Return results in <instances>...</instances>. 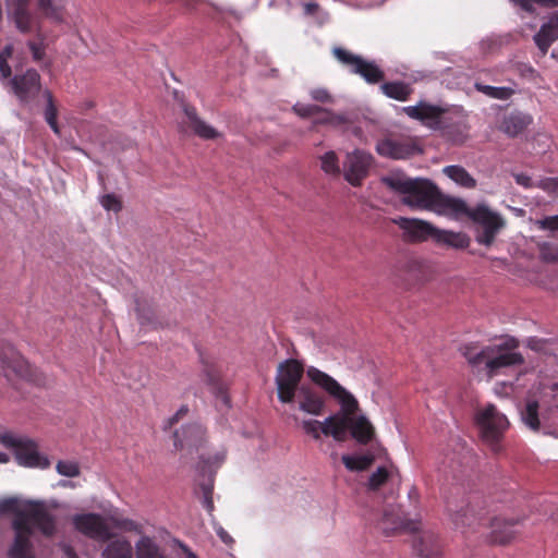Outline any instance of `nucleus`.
Masks as SVG:
<instances>
[{"label": "nucleus", "instance_id": "5fc2aeb1", "mask_svg": "<svg viewBox=\"0 0 558 558\" xmlns=\"http://www.w3.org/2000/svg\"><path fill=\"white\" fill-rule=\"evenodd\" d=\"M293 109L300 117H303V118H308V117H312L314 114H317V113H320L322 111H324V108L320 106H317V105H300V104H298L293 107Z\"/></svg>", "mask_w": 558, "mask_h": 558}, {"label": "nucleus", "instance_id": "c9c22d12", "mask_svg": "<svg viewBox=\"0 0 558 558\" xmlns=\"http://www.w3.org/2000/svg\"><path fill=\"white\" fill-rule=\"evenodd\" d=\"M444 173L465 189H474L476 186V180L461 166H447L444 168Z\"/></svg>", "mask_w": 558, "mask_h": 558}, {"label": "nucleus", "instance_id": "aec40b11", "mask_svg": "<svg viewBox=\"0 0 558 558\" xmlns=\"http://www.w3.org/2000/svg\"><path fill=\"white\" fill-rule=\"evenodd\" d=\"M206 430L202 424L191 423L173 434L177 450L197 449L205 441Z\"/></svg>", "mask_w": 558, "mask_h": 558}, {"label": "nucleus", "instance_id": "e433bc0d", "mask_svg": "<svg viewBox=\"0 0 558 558\" xmlns=\"http://www.w3.org/2000/svg\"><path fill=\"white\" fill-rule=\"evenodd\" d=\"M341 461L349 471L361 472L371 468L375 461V457L372 453L361 456L343 454Z\"/></svg>", "mask_w": 558, "mask_h": 558}, {"label": "nucleus", "instance_id": "4d7b16f0", "mask_svg": "<svg viewBox=\"0 0 558 558\" xmlns=\"http://www.w3.org/2000/svg\"><path fill=\"white\" fill-rule=\"evenodd\" d=\"M326 116L318 120L319 123L331 124V125H342L347 123V118L342 114H336L324 108L323 111Z\"/></svg>", "mask_w": 558, "mask_h": 558}, {"label": "nucleus", "instance_id": "bf43d9fd", "mask_svg": "<svg viewBox=\"0 0 558 558\" xmlns=\"http://www.w3.org/2000/svg\"><path fill=\"white\" fill-rule=\"evenodd\" d=\"M189 413V407L182 405L174 415L168 418L165 429H170L173 425H175L180 420H182Z\"/></svg>", "mask_w": 558, "mask_h": 558}, {"label": "nucleus", "instance_id": "9d476101", "mask_svg": "<svg viewBox=\"0 0 558 558\" xmlns=\"http://www.w3.org/2000/svg\"><path fill=\"white\" fill-rule=\"evenodd\" d=\"M471 220L482 227V231L477 233L476 241L480 244L490 246L497 234L505 227V220L497 213L492 211L485 205H478L471 213Z\"/></svg>", "mask_w": 558, "mask_h": 558}, {"label": "nucleus", "instance_id": "f8f14e48", "mask_svg": "<svg viewBox=\"0 0 558 558\" xmlns=\"http://www.w3.org/2000/svg\"><path fill=\"white\" fill-rule=\"evenodd\" d=\"M9 85L21 102L28 104L41 92V77L35 69L9 77Z\"/></svg>", "mask_w": 558, "mask_h": 558}, {"label": "nucleus", "instance_id": "1a4fd4ad", "mask_svg": "<svg viewBox=\"0 0 558 558\" xmlns=\"http://www.w3.org/2000/svg\"><path fill=\"white\" fill-rule=\"evenodd\" d=\"M332 53L339 62L351 66V72L362 76L368 84H377L385 77L384 71L374 62L366 61L344 48L336 47Z\"/></svg>", "mask_w": 558, "mask_h": 558}, {"label": "nucleus", "instance_id": "a18cd8bd", "mask_svg": "<svg viewBox=\"0 0 558 558\" xmlns=\"http://www.w3.org/2000/svg\"><path fill=\"white\" fill-rule=\"evenodd\" d=\"M322 169L328 173L337 175L340 173L339 160L335 151L330 150L320 157Z\"/></svg>", "mask_w": 558, "mask_h": 558}, {"label": "nucleus", "instance_id": "13d9d810", "mask_svg": "<svg viewBox=\"0 0 558 558\" xmlns=\"http://www.w3.org/2000/svg\"><path fill=\"white\" fill-rule=\"evenodd\" d=\"M311 97L323 104L332 102V97L326 88H315L311 90Z\"/></svg>", "mask_w": 558, "mask_h": 558}, {"label": "nucleus", "instance_id": "f03ea898", "mask_svg": "<svg viewBox=\"0 0 558 558\" xmlns=\"http://www.w3.org/2000/svg\"><path fill=\"white\" fill-rule=\"evenodd\" d=\"M33 526L45 536H52L56 532V518L43 501H27L25 511L13 519L12 527L15 531V538L9 550L11 558H33L31 543Z\"/></svg>", "mask_w": 558, "mask_h": 558}, {"label": "nucleus", "instance_id": "39448f33", "mask_svg": "<svg viewBox=\"0 0 558 558\" xmlns=\"http://www.w3.org/2000/svg\"><path fill=\"white\" fill-rule=\"evenodd\" d=\"M303 375L304 365L301 361L288 359L279 363L275 383L277 386V397L281 403L289 404L294 402Z\"/></svg>", "mask_w": 558, "mask_h": 558}, {"label": "nucleus", "instance_id": "2eb2a0df", "mask_svg": "<svg viewBox=\"0 0 558 558\" xmlns=\"http://www.w3.org/2000/svg\"><path fill=\"white\" fill-rule=\"evenodd\" d=\"M74 527L89 538L109 541L112 537L105 519L98 513L76 514L73 518Z\"/></svg>", "mask_w": 558, "mask_h": 558}, {"label": "nucleus", "instance_id": "c756f323", "mask_svg": "<svg viewBox=\"0 0 558 558\" xmlns=\"http://www.w3.org/2000/svg\"><path fill=\"white\" fill-rule=\"evenodd\" d=\"M225 458V453H217L213 458H202V460L199 461L198 470L203 474H205L206 472H209L210 474L209 483L201 485L204 498L205 496H213V476L215 474L216 469L219 468L220 464L223 462Z\"/></svg>", "mask_w": 558, "mask_h": 558}, {"label": "nucleus", "instance_id": "5701e85b", "mask_svg": "<svg viewBox=\"0 0 558 558\" xmlns=\"http://www.w3.org/2000/svg\"><path fill=\"white\" fill-rule=\"evenodd\" d=\"M518 520H506L502 518H494L490 520V542L494 544L505 545L511 542L515 536L514 526Z\"/></svg>", "mask_w": 558, "mask_h": 558}, {"label": "nucleus", "instance_id": "6ab92c4d", "mask_svg": "<svg viewBox=\"0 0 558 558\" xmlns=\"http://www.w3.org/2000/svg\"><path fill=\"white\" fill-rule=\"evenodd\" d=\"M302 412L319 416L325 412V398L311 385L303 384L296 390L295 400Z\"/></svg>", "mask_w": 558, "mask_h": 558}, {"label": "nucleus", "instance_id": "393cba45", "mask_svg": "<svg viewBox=\"0 0 558 558\" xmlns=\"http://www.w3.org/2000/svg\"><path fill=\"white\" fill-rule=\"evenodd\" d=\"M348 430L351 436L362 445L371 442L375 436V428L366 416L350 414V422L348 423Z\"/></svg>", "mask_w": 558, "mask_h": 558}, {"label": "nucleus", "instance_id": "4c0bfd02", "mask_svg": "<svg viewBox=\"0 0 558 558\" xmlns=\"http://www.w3.org/2000/svg\"><path fill=\"white\" fill-rule=\"evenodd\" d=\"M38 9L44 16L54 22L63 21L64 5L62 0H38Z\"/></svg>", "mask_w": 558, "mask_h": 558}, {"label": "nucleus", "instance_id": "b1692460", "mask_svg": "<svg viewBox=\"0 0 558 558\" xmlns=\"http://www.w3.org/2000/svg\"><path fill=\"white\" fill-rule=\"evenodd\" d=\"M413 548L421 557L433 558L441 553V544L436 534L424 531L413 538Z\"/></svg>", "mask_w": 558, "mask_h": 558}, {"label": "nucleus", "instance_id": "79ce46f5", "mask_svg": "<svg viewBox=\"0 0 558 558\" xmlns=\"http://www.w3.org/2000/svg\"><path fill=\"white\" fill-rule=\"evenodd\" d=\"M444 135L453 144H463L468 138V126L459 121L444 126Z\"/></svg>", "mask_w": 558, "mask_h": 558}, {"label": "nucleus", "instance_id": "423d86ee", "mask_svg": "<svg viewBox=\"0 0 558 558\" xmlns=\"http://www.w3.org/2000/svg\"><path fill=\"white\" fill-rule=\"evenodd\" d=\"M475 421L483 439L490 444L494 451H498V442L508 427L507 417L495 405L488 404L476 413Z\"/></svg>", "mask_w": 558, "mask_h": 558}, {"label": "nucleus", "instance_id": "473e14b6", "mask_svg": "<svg viewBox=\"0 0 558 558\" xmlns=\"http://www.w3.org/2000/svg\"><path fill=\"white\" fill-rule=\"evenodd\" d=\"M435 242L461 250L469 246L470 238L462 232H452L437 229Z\"/></svg>", "mask_w": 558, "mask_h": 558}, {"label": "nucleus", "instance_id": "864d4df0", "mask_svg": "<svg viewBox=\"0 0 558 558\" xmlns=\"http://www.w3.org/2000/svg\"><path fill=\"white\" fill-rule=\"evenodd\" d=\"M302 427L307 435H311L314 439H320L322 422L316 420L303 421Z\"/></svg>", "mask_w": 558, "mask_h": 558}, {"label": "nucleus", "instance_id": "603ef678", "mask_svg": "<svg viewBox=\"0 0 558 558\" xmlns=\"http://www.w3.org/2000/svg\"><path fill=\"white\" fill-rule=\"evenodd\" d=\"M513 2L526 12H533V3L550 8L558 7V0H513Z\"/></svg>", "mask_w": 558, "mask_h": 558}, {"label": "nucleus", "instance_id": "a19ab883", "mask_svg": "<svg viewBox=\"0 0 558 558\" xmlns=\"http://www.w3.org/2000/svg\"><path fill=\"white\" fill-rule=\"evenodd\" d=\"M538 409V401L530 400L526 402L524 410L521 412L523 423L534 432H537L541 426Z\"/></svg>", "mask_w": 558, "mask_h": 558}, {"label": "nucleus", "instance_id": "cd10ccee", "mask_svg": "<svg viewBox=\"0 0 558 558\" xmlns=\"http://www.w3.org/2000/svg\"><path fill=\"white\" fill-rule=\"evenodd\" d=\"M558 39V21H549L544 24L534 36V41L542 54L545 56L551 44Z\"/></svg>", "mask_w": 558, "mask_h": 558}, {"label": "nucleus", "instance_id": "4468645a", "mask_svg": "<svg viewBox=\"0 0 558 558\" xmlns=\"http://www.w3.org/2000/svg\"><path fill=\"white\" fill-rule=\"evenodd\" d=\"M378 527L387 536L396 533H415L420 529V521L407 519L399 508L387 507L384 509Z\"/></svg>", "mask_w": 558, "mask_h": 558}, {"label": "nucleus", "instance_id": "0e129e2a", "mask_svg": "<svg viewBox=\"0 0 558 558\" xmlns=\"http://www.w3.org/2000/svg\"><path fill=\"white\" fill-rule=\"evenodd\" d=\"M513 177H514L515 183L525 189L537 186V184L533 183L532 178L525 173H517Z\"/></svg>", "mask_w": 558, "mask_h": 558}, {"label": "nucleus", "instance_id": "6e6d98bb", "mask_svg": "<svg viewBox=\"0 0 558 558\" xmlns=\"http://www.w3.org/2000/svg\"><path fill=\"white\" fill-rule=\"evenodd\" d=\"M537 187L550 195L558 196V178H545L538 181Z\"/></svg>", "mask_w": 558, "mask_h": 558}, {"label": "nucleus", "instance_id": "72a5a7b5", "mask_svg": "<svg viewBox=\"0 0 558 558\" xmlns=\"http://www.w3.org/2000/svg\"><path fill=\"white\" fill-rule=\"evenodd\" d=\"M403 281L409 289L427 281V272L423 265L417 262H409L403 272Z\"/></svg>", "mask_w": 558, "mask_h": 558}, {"label": "nucleus", "instance_id": "49530a36", "mask_svg": "<svg viewBox=\"0 0 558 558\" xmlns=\"http://www.w3.org/2000/svg\"><path fill=\"white\" fill-rule=\"evenodd\" d=\"M13 51L14 48L11 44L5 45L0 50V73L3 78H9L12 75V70L8 61L12 57Z\"/></svg>", "mask_w": 558, "mask_h": 558}, {"label": "nucleus", "instance_id": "f3484780", "mask_svg": "<svg viewBox=\"0 0 558 558\" xmlns=\"http://www.w3.org/2000/svg\"><path fill=\"white\" fill-rule=\"evenodd\" d=\"M376 150L380 156L393 159H403L421 151L411 138H386L378 142Z\"/></svg>", "mask_w": 558, "mask_h": 558}, {"label": "nucleus", "instance_id": "f704fd0d", "mask_svg": "<svg viewBox=\"0 0 558 558\" xmlns=\"http://www.w3.org/2000/svg\"><path fill=\"white\" fill-rule=\"evenodd\" d=\"M136 558H168L160 547L148 536H143L135 545Z\"/></svg>", "mask_w": 558, "mask_h": 558}, {"label": "nucleus", "instance_id": "338daca9", "mask_svg": "<svg viewBox=\"0 0 558 558\" xmlns=\"http://www.w3.org/2000/svg\"><path fill=\"white\" fill-rule=\"evenodd\" d=\"M317 10H318V4L317 3L310 2V3H305L304 4V11L308 15H312V14L316 13Z\"/></svg>", "mask_w": 558, "mask_h": 558}, {"label": "nucleus", "instance_id": "69168bd1", "mask_svg": "<svg viewBox=\"0 0 558 558\" xmlns=\"http://www.w3.org/2000/svg\"><path fill=\"white\" fill-rule=\"evenodd\" d=\"M217 532V535L219 536V538L227 545H231L233 543V538L230 536V534L223 530V527H219L216 530Z\"/></svg>", "mask_w": 558, "mask_h": 558}, {"label": "nucleus", "instance_id": "412c9836", "mask_svg": "<svg viewBox=\"0 0 558 558\" xmlns=\"http://www.w3.org/2000/svg\"><path fill=\"white\" fill-rule=\"evenodd\" d=\"M403 111L412 119L422 121L430 126L440 123L445 109L439 106L420 101L416 106L404 107Z\"/></svg>", "mask_w": 558, "mask_h": 558}, {"label": "nucleus", "instance_id": "052dcab7", "mask_svg": "<svg viewBox=\"0 0 558 558\" xmlns=\"http://www.w3.org/2000/svg\"><path fill=\"white\" fill-rule=\"evenodd\" d=\"M136 312L142 325L148 324L153 320V312L150 310L143 308L140 301H136Z\"/></svg>", "mask_w": 558, "mask_h": 558}, {"label": "nucleus", "instance_id": "e2e57ef3", "mask_svg": "<svg viewBox=\"0 0 558 558\" xmlns=\"http://www.w3.org/2000/svg\"><path fill=\"white\" fill-rule=\"evenodd\" d=\"M117 526H119L125 531H129V532H137V533L141 532V525L130 519H124V520L118 522Z\"/></svg>", "mask_w": 558, "mask_h": 558}, {"label": "nucleus", "instance_id": "8fccbe9b", "mask_svg": "<svg viewBox=\"0 0 558 558\" xmlns=\"http://www.w3.org/2000/svg\"><path fill=\"white\" fill-rule=\"evenodd\" d=\"M57 472L63 476L76 477L80 475L77 462L60 460L56 465Z\"/></svg>", "mask_w": 558, "mask_h": 558}, {"label": "nucleus", "instance_id": "9b49d317", "mask_svg": "<svg viewBox=\"0 0 558 558\" xmlns=\"http://www.w3.org/2000/svg\"><path fill=\"white\" fill-rule=\"evenodd\" d=\"M446 509L456 529L461 530L463 533H465L468 529L475 530L476 526L485 524L486 520L484 515L475 513L471 502L464 499L458 502L452 497L448 498Z\"/></svg>", "mask_w": 558, "mask_h": 558}, {"label": "nucleus", "instance_id": "c85d7f7f", "mask_svg": "<svg viewBox=\"0 0 558 558\" xmlns=\"http://www.w3.org/2000/svg\"><path fill=\"white\" fill-rule=\"evenodd\" d=\"M438 205L435 211L438 213H451L457 216H466L471 219L472 208H469L466 203L460 198H453L445 196L440 193V199L437 202Z\"/></svg>", "mask_w": 558, "mask_h": 558}, {"label": "nucleus", "instance_id": "774afa93", "mask_svg": "<svg viewBox=\"0 0 558 558\" xmlns=\"http://www.w3.org/2000/svg\"><path fill=\"white\" fill-rule=\"evenodd\" d=\"M203 505L208 512H211L214 510L213 496H205V498L203 497Z\"/></svg>", "mask_w": 558, "mask_h": 558}, {"label": "nucleus", "instance_id": "680f3d73", "mask_svg": "<svg viewBox=\"0 0 558 558\" xmlns=\"http://www.w3.org/2000/svg\"><path fill=\"white\" fill-rule=\"evenodd\" d=\"M539 226L545 230L558 231V215L544 218L539 221Z\"/></svg>", "mask_w": 558, "mask_h": 558}, {"label": "nucleus", "instance_id": "dca6fc26", "mask_svg": "<svg viewBox=\"0 0 558 558\" xmlns=\"http://www.w3.org/2000/svg\"><path fill=\"white\" fill-rule=\"evenodd\" d=\"M31 4L32 0H8V14L23 34L33 32L37 23Z\"/></svg>", "mask_w": 558, "mask_h": 558}, {"label": "nucleus", "instance_id": "de8ad7c7", "mask_svg": "<svg viewBox=\"0 0 558 558\" xmlns=\"http://www.w3.org/2000/svg\"><path fill=\"white\" fill-rule=\"evenodd\" d=\"M539 256L548 263L558 262V244L551 242H542L538 244Z\"/></svg>", "mask_w": 558, "mask_h": 558}, {"label": "nucleus", "instance_id": "bb28decb", "mask_svg": "<svg viewBox=\"0 0 558 558\" xmlns=\"http://www.w3.org/2000/svg\"><path fill=\"white\" fill-rule=\"evenodd\" d=\"M183 110L189 120L190 128L196 135L205 140H214L218 137V132L197 116L195 107L185 104L183 105Z\"/></svg>", "mask_w": 558, "mask_h": 558}, {"label": "nucleus", "instance_id": "3c124183", "mask_svg": "<svg viewBox=\"0 0 558 558\" xmlns=\"http://www.w3.org/2000/svg\"><path fill=\"white\" fill-rule=\"evenodd\" d=\"M100 204L108 211L119 213L122 209V202L114 194H105L101 196Z\"/></svg>", "mask_w": 558, "mask_h": 558}, {"label": "nucleus", "instance_id": "20e7f679", "mask_svg": "<svg viewBox=\"0 0 558 558\" xmlns=\"http://www.w3.org/2000/svg\"><path fill=\"white\" fill-rule=\"evenodd\" d=\"M381 182L393 192L405 195L404 203L424 209H436L440 191L426 179H410L402 173H391L381 178Z\"/></svg>", "mask_w": 558, "mask_h": 558}, {"label": "nucleus", "instance_id": "4be33fe9", "mask_svg": "<svg viewBox=\"0 0 558 558\" xmlns=\"http://www.w3.org/2000/svg\"><path fill=\"white\" fill-rule=\"evenodd\" d=\"M201 361L203 364V373L206 376V384L210 387L211 392L223 405L230 408V398L227 391V386L222 381L218 369L205 357L202 356Z\"/></svg>", "mask_w": 558, "mask_h": 558}, {"label": "nucleus", "instance_id": "ddd939ff", "mask_svg": "<svg viewBox=\"0 0 558 558\" xmlns=\"http://www.w3.org/2000/svg\"><path fill=\"white\" fill-rule=\"evenodd\" d=\"M373 165V156L363 150H354L347 155L343 163L344 179L353 186H360L368 175Z\"/></svg>", "mask_w": 558, "mask_h": 558}, {"label": "nucleus", "instance_id": "6e6552de", "mask_svg": "<svg viewBox=\"0 0 558 558\" xmlns=\"http://www.w3.org/2000/svg\"><path fill=\"white\" fill-rule=\"evenodd\" d=\"M0 441L4 446L14 449L15 459L20 465L40 469L49 466V460L39 454L37 445L33 440L4 434L0 437Z\"/></svg>", "mask_w": 558, "mask_h": 558}, {"label": "nucleus", "instance_id": "f257e3e1", "mask_svg": "<svg viewBox=\"0 0 558 558\" xmlns=\"http://www.w3.org/2000/svg\"><path fill=\"white\" fill-rule=\"evenodd\" d=\"M306 375L316 386L325 390L341 405L340 412L329 415L322 422V434L327 437L331 436L339 442L345 441L350 414H355L359 410L356 398L333 377L317 367L310 366L306 371Z\"/></svg>", "mask_w": 558, "mask_h": 558}, {"label": "nucleus", "instance_id": "37998d69", "mask_svg": "<svg viewBox=\"0 0 558 558\" xmlns=\"http://www.w3.org/2000/svg\"><path fill=\"white\" fill-rule=\"evenodd\" d=\"M44 96H45V98L47 100V106H46V109H45V120L48 123V125L51 128V130L56 134L59 135L60 134V128H59L58 121H57L58 109H57V106L54 104L53 95H52V93L49 89H45L44 90Z\"/></svg>", "mask_w": 558, "mask_h": 558}, {"label": "nucleus", "instance_id": "7ed1b4c3", "mask_svg": "<svg viewBox=\"0 0 558 558\" xmlns=\"http://www.w3.org/2000/svg\"><path fill=\"white\" fill-rule=\"evenodd\" d=\"M517 347L518 341L514 339L502 344L485 347H480L477 343H466L460 347V352L473 367L484 365V371L492 378L497 376L502 368L524 363L522 354L512 351Z\"/></svg>", "mask_w": 558, "mask_h": 558}, {"label": "nucleus", "instance_id": "2f4dec72", "mask_svg": "<svg viewBox=\"0 0 558 558\" xmlns=\"http://www.w3.org/2000/svg\"><path fill=\"white\" fill-rule=\"evenodd\" d=\"M380 89L388 98L398 101H407L413 93L411 85L402 81L386 82Z\"/></svg>", "mask_w": 558, "mask_h": 558}, {"label": "nucleus", "instance_id": "09e8293b", "mask_svg": "<svg viewBox=\"0 0 558 558\" xmlns=\"http://www.w3.org/2000/svg\"><path fill=\"white\" fill-rule=\"evenodd\" d=\"M24 509H20V501L17 498L10 497L0 500V514L13 513L14 518L19 517L20 512H24Z\"/></svg>", "mask_w": 558, "mask_h": 558}, {"label": "nucleus", "instance_id": "a878e982", "mask_svg": "<svg viewBox=\"0 0 558 558\" xmlns=\"http://www.w3.org/2000/svg\"><path fill=\"white\" fill-rule=\"evenodd\" d=\"M532 122L533 119L530 114L515 111L504 117L500 130L507 135L515 137L523 133Z\"/></svg>", "mask_w": 558, "mask_h": 558}, {"label": "nucleus", "instance_id": "c03bdc74", "mask_svg": "<svg viewBox=\"0 0 558 558\" xmlns=\"http://www.w3.org/2000/svg\"><path fill=\"white\" fill-rule=\"evenodd\" d=\"M390 472L385 466H379L374 473L371 474L366 487L371 492H376L381 488L389 480Z\"/></svg>", "mask_w": 558, "mask_h": 558}, {"label": "nucleus", "instance_id": "ea45409f", "mask_svg": "<svg viewBox=\"0 0 558 558\" xmlns=\"http://www.w3.org/2000/svg\"><path fill=\"white\" fill-rule=\"evenodd\" d=\"M474 87L477 92L484 94L485 96L499 100H508L514 95V89L511 87L502 86L495 87L490 85H485L483 83L476 82Z\"/></svg>", "mask_w": 558, "mask_h": 558}, {"label": "nucleus", "instance_id": "58836bf2", "mask_svg": "<svg viewBox=\"0 0 558 558\" xmlns=\"http://www.w3.org/2000/svg\"><path fill=\"white\" fill-rule=\"evenodd\" d=\"M27 47L31 50L33 60L36 63H39L41 69H49L51 66V61L46 59V44L44 36L38 35L37 40H28Z\"/></svg>", "mask_w": 558, "mask_h": 558}, {"label": "nucleus", "instance_id": "a211bd4d", "mask_svg": "<svg viewBox=\"0 0 558 558\" xmlns=\"http://www.w3.org/2000/svg\"><path fill=\"white\" fill-rule=\"evenodd\" d=\"M393 223L404 231V236L410 242H422L428 239L435 241L437 228L426 221L399 217L393 219Z\"/></svg>", "mask_w": 558, "mask_h": 558}, {"label": "nucleus", "instance_id": "7c9ffc66", "mask_svg": "<svg viewBox=\"0 0 558 558\" xmlns=\"http://www.w3.org/2000/svg\"><path fill=\"white\" fill-rule=\"evenodd\" d=\"M104 558H133V547L125 538L111 539L102 551Z\"/></svg>", "mask_w": 558, "mask_h": 558}, {"label": "nucleus", "instance_id": "0eeeda50", "mask_svg": "<svg viewBox=\"0 0 558 558\" xmlns=\"http://www.w3.org/2000/svg\"><path fill=\"white\" fill-rule=\"evenodd\" d=\"M0 366L9 380L21 378L35 385H41L36 369L10 344L2 345L0 350Z\"/></svg>", "mask_w": 558, "mask_h": 558}]
</instances>
